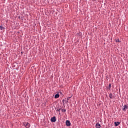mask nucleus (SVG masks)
Returning <instances> with one entry per match:
<instances>
[{"instance_id": "f257e3e1", "label": "nucleus", "mask_w": 128, "mask_h": 128, "mask_svg": "<svg viewBox=\"0 0 128 128\" xmlns=\"http://www.w3.org/2000/svg\"><path fill=\"white\" fill-rule=\"evenodd\" d=\"M24 126H25L26 128H29L30 127V124L28 122H24L23 123Z\"/></svg>"}, {"instance_id": "f03ea898", "label": "nucleus", "mask_w": 128, "mask_h": 128, "mask_svg": "<svg viewBox=\"0 0 128 128\" xmlns=\"http://www.w3.org/2000/svg\"><path fill=\"white\" fill-rule=\"evenodd\" d=\"M126 110H128V106L127 104H125L124 106H122V110H123V112H126Z\"/></svg>"}, {"instance_id": "7ed1b4c3", "label": "nucleus", "mask_w": 128, "mask_h": 128, "mask_svg": "<svg viewBox=\"0 0 128 128\" xmlns=\"http://www.w3.org/2000/svg\"><path fill=\"white\" fill-rule=\"evenodd\" d=\"M50 120L52 122H56V116L52 117Z\"/></svg>"}, {"instance_id": "20e7f679", "label": "nucleus", "mask_w": 128, "mask_h": 128, "mask_svg": "<svg viewBox=\"0 0 128 128\" xmlns=\"http://www.w3.org/2000/svg\"><path fill=\"white\" fill-rule=\"evenodd\" d=\"M66 124L67 126H70V122L68 120H66Z\"/></svg>"}, {"instance_id": "39448f33", "label": "nucleus", "mask_w": 128, "mask_h": 128, "mask_svg": "<svg viewBox=\"0 0 128 128\" xmlns=\"http://www.w3.org/2000/svg\"><path fill=\"white\" fill-rule=\"evenodd\" d=\"M55 98H60V94H57L54 96Z\"/></svg>"}, {"instance_id": "423d86ee", "label": "nucleus", "mask_w": 128, "mask_h": 128, "mask_svg": "<svg viewBox=\"0 0 128 128\" xmlns=\"http://www.w3.org/2000/svg\"><path fill=\"white\" fill-rule=\"evenodd\" d=\"M96 128H100V124L98 123L96 124Z\"/></svg>"}, {"instance_id": "0eeeda50", "label": "nucleus", "mask_w": 128, "mask_h": 128, "mask_svg": "<svg viewBox=\"0 0 128 128\" xmlns=\"http://www.w3.org/2000/svg\"><path fill=\"white\" fill-rule=\"evenodd\" d=\"M120 122H114V126H118L120 124Z\"/></svg>"}, {"instance_id": "6e6552de", "label": "nucleus", "mask_w": 128, "mask_h": 128, "mask_svg": "<svg viewBox=\"0 0 128 128\" xmlns=\"http://www.w3.org/2000/svg\"><path fill=\"white\" fill-rule=\"evenodd\" d=\"M109 97L110 98H112V94L110 93L109 94Z\"/></svg>"}, {"instance_id": "1a4fd4ad", "label": "nucleus", "mask_w": 128, "mask_h": 128, "mask_svg": "<svg viewBox=\"0 0 128 128\" xmlns=\"http://www.w3.org/2000/svg\"><path fill=\"white\" fill-rule=\"evenodd\" d=\"M70 97L66 99V102H68V100H70Z\"/></svg>"}, {"instance_id": "9d476101", "label": "nucleus", "mask_w": 128, "mask_h": 128, "mask_svg": "<svg viewBox=\"0 0 128 128\" xmlns=\"http://www.w3.org/2000/svg\"><path fill=\"white\" fill-rule=\"evenodd\" d=\"M62 112H66V109H62Z\"/></svg>"}, {"instance_id": "9b49d317", "label": "nucleus", "mask_w": 128, "mask_h": 128, "mask_svg": "<svg viewBox=\"0 0 128 128\" xmlns=\"http://www.w3.org/2000/svg\"><path fill=\"white\" fill-rule=\"evenodd\" d=\"M0 30H2L4 28H2V26H0Z\"/></svg>"}, {"instance_id": "f8f14e48", "label": "nucleus", "mask_w": 128, "mask_h": 128, "mask_svg": "<svg viewBox=\"0 0 128 128\" xmlns=\"http://www.w3.org/2000/svg\"><path fill=\"white\" fill-rule=\"evenodd\" d=\"M109 88H112V84H109Z\"/></svg>"}, {"instance_id": "ddd939ff", "label": "nucleus", "mask_w": 128, "mask_h": 128, "mask_svg": "<svg viewBox=\"0 0 128 128\" xmlns=\"http://www.w3.org/2000/svg\"><path fill=\"white\" fill-rule=\"evenodd\" d=\"M116 42H118V40H116Z\"/></svg>"}, {"instance_id": "4468645a", "label": "nucleus", "mask_w": 128, "mask_h": 128, "mask_svg": "<svg viewBox=\"0 0 128 128\" xmlns=\"http://www.w3.org/2000/svg\"><path fill=\"white\" fill-rule=\"evenodd\" d=\"M116 42H118V40H116Z\"/></svg>"}]
</instances>
